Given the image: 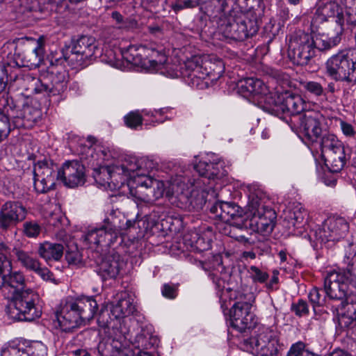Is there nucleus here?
I'll use <instances>...</instances> for the list:
<instances>
[{"label":"nucleus","instance_id":"obj_1","mask_svg":"<svg viewBox=\"0 0 356 356\" xmlns=\"http://www.w3.org/2000/svg\"><path fill=\"white\" fill-rule=\"evenodd\" d=\"M200 177L189 179L179 177L172 184V195L179 201L197 209H200L206 203L207 195L212 192L215 193L211 181L225 176L227 170L222 168V164L208 163L200 161L194 166Z\"/></svg>","mask_w":356,"mask_h":356},{"label":"nucleus","instance_id":"obj_2","mask_svg":"<svg viewBox=\"0 0 356 356\" xmlns=\"http://www.w3.org/2000/svg\"><path fill=\"white\" fill-rule=\"evenodd\" d=\"M224 71V63L216 56H195L185 62L181 74L188 86L202 90L209 87V81H217Z\"/></svg>","mask_w":356,"mask_h":356},{"label":"nucleus","instance_id":"obj_3","mask_svg":"<svg viewBox=\"0 0 356 356\" xmlns=\"http://www.w3.org/2000/svg\"><path fill=\"white\" fill-rule=\"evenodd\" d=\"M143 160V164L138 165L136 170L129 172L130 177L126 181L130 195L136 200L151 203L163 197L165 191L163 181L152 178L147 176L149 170L154 168L152 161L146 158H138Z\"/></svg>","mask_w":356,"mask_h":356},{"label":"nucleus","instance_id":"obj_4","mask_svg":"<svg viewBox=\"0 0 356 356\" xmlns=\"http://www.w3.org/2000/svg\"><path fill=\"white\" fill-rule=\"evenodd\" d=\"M350 244L343 260L346 267L330 272L324 278L323 289L331 300L341 301L348 295L350 285L356 289V251Z\"/></svg>","mask_w":356,"mask_h":356},{"label":"nucleus","instance_id":"obj_5","mask_svg":"<svg viewBox=\"0 0 356 356\" xmlns=\"http://www.w3.org/2000/svg\"><path fill=\"white\" fill-rule=\"evenodd\" d=\"M215 33L219 40L242 41L255 35L259 27L255 19L247 17L244 14L235 12L229 15H222L217 22Z\"/></svg>","mask_w":356,"mask_h":356},{"label":"nucleus","instance_id":"obj_6","mask_svg":"<svg viewBox=\"0 0 356 356\" xmlns=\"http://www.w3.org/2000/svg\"><path fill=\"white\" fill-rule=\"evenodd\" d=\"M143 163L136 156H127L115 164L95 170L93 177L97 184L104 188L120 189L130 177L129 172L134 171L138 165Z\"/></svg>","mask_w":356,"mask_h":356},{"label":"nucleus","instance_id":"obj_7","mask_svg":"<svg viewBox=\"0 0 356 356\" xmlns=\"http://www.w3.org/2000/svg\"><path fill=\"white\" fill-rule=\"evenodd\" d=\"M264 193L259 190L250 191L247 205L250 226L256 232L270 234L275 225L276 213L264 205Z\"/></svg>","mask_w":356,"mask_h":356},{"label":"nucleus","instance_id":"obj_8","mask_svg":"<svg viewBox=\"0 0 356 356\" xmlns=\"http://www.w3.org/2000/svg\"><path fill=\"white\" fill-rule=\"evenodd\" d=\"M325 74L335 82L356 83V53L344 49L330 57L325 63Z\"/></svg>","mask_w":356,"mask_h":356},{"label":"nucleus","instance_id":"obj_9","mask_svg":"<svg viewBox=\"0 0 356 356\" xmlns=\"http://www.w3.org/2000/svg\"><path fill=\"white\" fill-rule=\"evenodd\" d=\"M70 54L65 60L74 68H83L102 55V49L95 38L81 35L73 39L70 46Z\"/></svg>","mask_w":356,"mask_h":356},{"label":"nucleus","instance_id":"obj_10","mask_svg":"<svg viewBox=\"0 0 356 356\" xmlns=\"http://www.w3.org/2000/svg\"><path fill=\"white\" fill-rule=\"evenodd\" d=\"M13 304L9 314L10 317L19 321H32L41 316L39 296L33 290L26 289L8 298Z\"/></svg>","mask_w":356,"mask_h":356},{"label":"nucleus","instance_id":"obj_11","mask_svg":"<svg viewBox=\"0 0 356 356\" xmlns=\"http://www.w3.org/2000/svg\"><path fill=\"white\" fill-rule=\"evenodd\" d=\"M278 343L277 332L270 327H262L254 336L244 339L241 347L255 356H276Z\"/></svg>","mask_w":356,"mask_h":356},{"label":"nucleus","instance_id":"obj_12","mask_svg":"<svg viewBox=\"0 0 356 356\" xmlns=\"http://www.w3.org/2000/svg\"><path fill=\"white\" fill-rule=\"evenodd\" d=\"M267 102L266 112L280 118H293L300 115L305 111V102L298 95L290 92L269 96L266 99Z\"/></svg>","mask_w":356,"mask_h":356},{"label":"nucleus","instance_id":"obj_13","mask_svg":"<svg viewBox=\"0 0 356 356\" xmlns=\"http://www.w3.org/2000/svg\"><path fill=\"white\" fill-rule=\"evenodd\" d=\"M68 81L69 74L65 67L52 63L47 69V77L36 80L33 90L36 94L58 95L67 89Z\"/></svg>","mask_w":356,"mask_h":356},{"label":"nucleus","instance_id":"obj_14","mask_svg":"<svg viewBox=\"0 0 356 356\" xmlns=\"http://www.w3.org/2000/svg\"><path fill=\"white\" fill-rule=\"evenodd\" d=\"M288 54L294 63L307 65L316 55L313 36L302 31L296 32L289 40Z\"/></svg>","mask_w":356,"mask_h":356},{"label":"nucleus","instance_id":"obj_15","mask_svg":"<svg viewBox=\"0 0 356 356\" xmlns=\"http://www.w3.org/2000/svg\"><path fill=\"white\" fill-rule=\"evenodd\" d=\"M59 168L52 162L40 161L33 168V187L37 193H46L54 188L56 181L60 180Z\"/></svg>","mask_w":356,"mask_h":356},{"label":"nucleus","instance_id":"obj_16","mask_svg":"<svg viewBox=\"0 0 356 356\" xmlns=\"http://www.w3.org/2000/svg\"><path fill=\"white\" fill-rule=\"evenodd\" d=\"M349 230L346 219L339 216H332L325 219L321 226L312 231L316 241L321 243L338 241L344 238Z\"/></svg>","mask_w":356,"mask_h":356},{"label":"nucleus","instance_id":"obj_17","mask_svg":"<svg viewBox=\"0 0 356 356\" xmlns=\"http://www.w3.org/2000/svg\"><path fill=\"white\" fill-rule=\"evenodd\" d=\"M115 218L110 220V218L104 219V225L100 228L89 230L83 236V245L86 248L95 249L99 245H111L118 238Z\"/></svg>","mask_w":356,"mask_h":356},{"label":"nucleus","instance_id":"obj_18","mask_svg":"<svg viewBox=\"0 0 356 356\" xmlns=\"http://www.w3.org/2000/svg\"><path fill=\"white\" fill-rule=\"evenodd\" d=\"M321 115L313 111H305L300 115L286 120L292 129L301 132L309 140L315 141L321 135Z\"/></svg>","mask_w":356,"mask_h":356},{"label":"nucleus","instance_id":"obj_19","mask_svg":"<svg viewBox=\"0 0 356 356\" xmlns=\"http://www.w3.org/2000/svg\"><path fill=\"white\" fill-rule=\"evenodd\" d=\"M236 300L229 310L230 323L233 328L243 332L253 324V314L250 312L252 305L243 300L242 296L237 297Z\"/></svg>","mask_w":356,"mask_h":356},{"label":"nucleus","instance_id":"obj_20","mask_svg":"<svg viewBox=\"0 0 356 356\" xmlns=\"http://www.w3.org/2000/svg\"><path fill=\"white\" fill-rule=\"evenodd\" d=\"M158 49L154 45H130L120 53L121 58L127 64L141 67H149V60L154 59Z\"/></svg>","mask_w":356,"mask_h":356},{"label":"nucleus","instance_id":"obj_21","mask_svg":"<svg viewBox=\"0 0 356 356\" xmlns=\"http://www.w3.org/2000/svg\"><path fill=\"white\" fill-rule=\"evenodd\" d=\"M327 307H330L332 312L337 314L341 327L348 328L356 321V293H349L339 305L328 302Z\"/></svg>","mask_w":356,"mask_h":356},{"label":"nucleus","instance_id":"obj_22","mask_svg":"<svg viewBox=\"0 0 356 356\" xmlns=\"http://www.w3.org/2000/svg\"><path fill=\"white\" fill-rule=\"evenodd\" d=\"M58 177L69 188L81 186L86 181L84 166L76 160L67 161L59 168Z\"/></svg>","mask_w":356,"mask_h":356},{"label":"nucleus","instance_id":"obj_23","mask_svg":"<svg viewBox=\"0 0 356 356\" xmlns=\"http://www.w3.org/2000/svg\"><path fill=\"white\" fill-rule=\"evenodd\" d=\"M26 216V209L19 202L8 201L0 209V228L7 230L24 220Z\"/></svg>","mask_w":356,"mask_h":356},{"label":"nucleus","instance_id":"obj_24","mask_svg":"<svg viewBox=\"0 0 356 356\" xmlns=\"http://www.w3.org/2000/svg\"><path fill=\"white\" fill-rule=\"evenodd\" d=\"M84 321L79 311L76 309L73 300H70L66 302L60 312L56 313L55 325L56 327H59L62 331L68 332L79 326Z\"/></svg>","mask_w":356,"mask_h":356},{"label":"nucleus","instance_id":"obj_25","mask_svg":"<svg viewBox=\"0 0 356 356\" xmlns=\"http://www.w3.org/2000/svg\"><path fill=\"white\" fill-rule=\"evenodd\" d=\"M239 87L242 92H246L252 96L265 111H266V106H267L266 97L275 96L277 94L276 92H270L264 82L257 78H246L239 82Z\"/></svg>","mask_w":356,"mask_h":356},{"label":"nucleus","instance_id":"obj_26","mask_svg":"<svg viewBox=\"0 0 356 356\" xmlns=\"http://www.w3.org/2000/svg\"><path fill=\"white\" fill-rule=\"evenodd\" d=\"M210 212L215 218L224 222L238 220L243 221L242 211L240 207L232 202H216L211 207Z\"/></svg>","mask_w":356,"mask_h":356},{"label":"nucleus","instance_id":"obj_27","mask_svg":"<svg viewBox=\"0 0 356 356\" xmlns=\"http://www.w3.org/2000/svg\"><path fill=\"white\" fill-rule=\"evenodd\" d=\"M38 350H45L41 343H25L13 341L2 349L1 356H40Z\"/></svg>","mask_w":356,"mask_h":356},{"label":"nucleus","instance_id":"obj_28","mask_svg":"<svg viewBox=\"0 0 356 356\" xmlns=\"http://www.w3.org/2000/svg\"><path fill=\"white\" fill-rule=\"evenodd\" d=\"M26 281L24 275L19 271L12 270L0 280V290L6 298L25 290Z\"/></svg>","mask_w":356,"mask_h":356},{"label":"nucleus","instance_id":"obj_29","mask_svg":"<svg viewBox=\"0 0 356 356\" xmlns=\"http://www.w3.org/2000/svg\"><path fill=\"white\" fill-rule=\"evenodd\" d=\"M153 52L156 54V56L154 59L149 60L150 70L168 77L175 78L181 76L184 78V76L181 74V70L184 66L185 62L178 70L174 65L167 63V57L163 52L162 49H158L157 51Z\"/></svg>","mask_w":356,"mask_h":356},{"label":"nucleus","instance_id":"obj_30","mask_svg":"<svg viewBox=\"0 0 356 356\" xmlns=\"http://www.w3.org/2000/svg\"><path fill=\"white\" fill-rule=\"evenodd\" d=\"M15 55L20 59L21 65L31 69H35L40 66L43 60L44 48L40 40L36 41V46L31 47L26 46L22 52L16 49Z\"/></svg>","mask_w":356,"mask_h":356},{"label":"nucleus","instance_id":"obj_31","mask_svg":"<svg viewBox=\"0 0 356 356\" xmlns=\"http://www.w3.org/2000/svg\"><path fill=\"white\" fill-rule=\"evenodd\" d=\"M289 228L293 227L295 234L302 236L307 232L309 225V213L300 204L293 207L286 216Z\"/></svg>","mask_w":356,"mask_h":356},{"label":"nucleus","instance_id":"obj_32","mask_svg":"<svg viewBox=\"0 0 356 356\" xmlns=\"http://www.w3.org/2000/svg\"><path fill=\"white\" fill-rule=\"evenodd\" d=\"M332 19L343 29L344 26V16L343 8L336 2L330 1L320 7L316 13V20L319 22L328 21Z\"/></svg>","mask_w":356,"mask_h":356},{"label":"nucleus","instance_id":"obj_33","mask_svg":"<svg viewBox=\"0 0 356 356\" xmlns=\"http://www.w3.org/2000/svg\"><path fill=\"white\" fill-rule=\"evenodd\" d=\"M241 222L242 221H240V220L229 222L220 221L218 223L217 227L220 233L235 238L238 241L249 244L254 243L256 241L255 238H253L252 234H250V237H248L238 233V232H241L243 229Z\"/></svg>","mask_w":356,"mask_h":356},{"label":"nucleus","instance_id":"obj_34","mask_svg":"<svg viewBox=\"0 0 356 356\" xmlns=\"http://www.w3.org/2000/svg\"><path fill=\"white\" fill-rule=\"evenodd\" d=\"M83 321L92 319L98 310V304L94 296H81L73 300Z\"/></svg>","mask_w":356,"mask_h":356},{"label":"nucleus","instance_id":"obj_35","mask_svg":"<svg viewBox=\"0 0 356 356\" xmlns=\"http://www.w3.org/2000/svg\"><path fill=\"white\" fill-rule=\"evenodd\" d=\"M64 248L62 244L45 241L40 243L38 248V254L47 262L59 261L63 255Z\"/></svg>","mask_w":356,"mask_h":356},{"label":"nucleus","instance_id":"obj_36","mask_svg":"<svg viewBox=\"0 0 356 356\" xmlns=\"http://www.w3.org/2000/svg\"><path fill=\"white\" fill-rule=\"evenodd\" d=\"M111 312L115 318H120L134 315L136 312V307L133 299L122 298L112 307Z\"/></svg>","mask_w":356,"mask_h":356},{"label":"nucleus","instance_id":"obj_37","mask_svg":"<svg viewBox=\"0 0 356 356\" xmlns=\"http://www.w3.org/2000/svg\"><path fill=\"white\" fill-rule=\"evenodd\" d=\"M321 148L323 155L331 154L332 152L339 151L344 149L343 143L336 135L327 133L323 135L321 140Z\"/></svg>","mask_w":356,"mask_h":356},{"label":"nucleus","instance_id":"obj_38","mask_svg":"<svg viewBox=\"0 0 356 356\" xmlns=\"http://www.w3.org/2000/svg\"><path fill=\"white\" fill-rule=\"evenodd\" d=\"M325 163L329 166L330 170L332 172H339L344 167L346 162V156L344 149L332 152L331 154L325 155Z\"/></svg>","mask_w":356,"mask_h":356},{"label":"nucleus","instance_id":"obj_39","mask_svg":"<svg viewBox=\"0 0 356 356\" xmlns=\"http://www.w3.org/2000/svg\"><path fill=\"white\" fill-rule=\"evenodd\" d=\"M119 271V263L114 258L107 257L103 259L99 266V273L105 280L115 278Z\"/></svg>","mask_w":356,"mask_h":356},{"label":"nucleus","instance_id":"obj_40","mask_svg":"<svg viewBox=\"0 0 356 356\" xmlns=\"http://www.w3.org/2000/svg\"><path fill=\"white\" fill-rule=\"evenodd\" d=\"M314 46L315 51L327 50L338 45L341 42V36L339 33L332 38H329L326 35H316L313 36Z\"/></svg>","mask_w":356,"mask_h":356},{"label":"nucleus","instance_id":"obj_41","mask_svg":"<svg viewBox=\"0 0 356 356\" xmlns=\"http://www.w3.org/2000/svg\"><path fill=\"white\" fill-rule=\"evenodd\" d=\"M15 254L18 261L27 270L35 272L41 264L39 260L30 252L16 250Z\"/></svg>","mask_w":356,"mask_h":356},{"label":"nucleus","instance_id":"obj_42","mask_svg":"<svg viewBox=\"0 0 356 356\" xmlns=\"http://www.w3.org/2000/svg\"><path fill=\"white\" fill-rule=\"evenodd\" d=\"M344 25L356 28V1L345 0V10L343 9Z\"/></svg>","mask_w":356,"mask_h":356},{"label":"nucleus","instance_id":"obj_43","mask_svg":"<svg viewBox=\"0 0 356 356\" xmlns=\"http://www.w3.org/2000/svg\"><path fill=\"white\" fill-rule=\"evenodd\" d=\"M301 84L305 92L310 95L317 98L325 97V90L320 83L315 81H307Z\"/></svg>","mask_w":356,"mask_h":356},{"label":"nucleus","instance_id":"obj_44","mask_svg":"<svg viewBox=\"0 0 356 356\" xmlns=\"http://www.w3.org/2000/svg\"><path fill=\"white\" fill-rule=\"evenodd\" d=\"M114 218L117 219V227L115 230L118 232V236L119 235L126 234L127 232H131L132 229H137L136 224L138 223V221L136 220H126L124 222L121 223V221L118 220V218L111 216L110 220H112Z\"/></svg>","mask_w":356,"mask_h":356},{"label":"nucleus","instance_id":"obj_45","mask_svg":"<svg viewBox=\"0 0 356 356\" xmlns=\"http://www.w3.org/2000/svg\"><path fill=\"white\" fill-rule=\"evenodd\" d=\"M248 273L254 283L263 284L266 282L269 277L268 273L261 270L255 266H250L248 269Z\"/></svg>","mask_w":356,"mask_h":356},{"label":"nucleus","instance_id":"obj_46","mask_svg":"<svg viewBox=\"0 0 356 356\" xmlns=\"http://www.w3.org/2000/svg\"><path fill=\"white\" fill-rule=\"evenodd\" d=\"M124 121L127 127L136 129L142 125L143 118L138 111H131L124 117Z\"/></svg>","mask_w":356,"mask_h":356},{"label":"nucleus","instance_id":"obj_47","mask_svg":"<svg viewBox=\"0 0 356 356\" xmlns=\"http://www.w3.org/2000/svg\"><path fill=\"white\" fill-rule=\"evenodd\" d=\"M65 259L70 265L80 266L83 262L82 255L76 247L69 248L65 254Z\"/></svg>","mask_w":356,"mask_h":356},{"label":"nucleus","instance_id":"obj_48","mask_svg":"<svg viewBox=\"0 0 356 356\" xmlns=\"http://www.w3.org/2000/svg\"><path fill=\"white\" fill-rule=\"evenodd\" d=\"M308 298L314 308L320 307L325 303V296L321 294V289L317 287L313 288L308 294Z\"/></svg>","mask_w":356,"mask_h":356},{"label":"nucleus","instance_id":"obj_49","mask_svg":"<svg viewBox=\"0 0 356 356\" xmlns=\"http://www.w3.org/2000/svg\"><path fill=\"white\" fill-rule=\"evenodd\" d=\"M291 311L298 317L306 316L309 313V309L307 302L302 299L298 300L296 302L291 305Z\"/></svg>","mask_w":356,"mask_h":356},{"label":"nucleus","instance_id":"obj_50","mask_svg":"<svg viewBox=\"0 0 356 356\" xmlns=\"http://www.w3.org/2000/svg\"><path fill=\"white\" fill-rule=\"evenodd\" d=\"M170 111V109L169 108H160L158 110L155 109L154 111H145V115H149L153 118L152 120V122L153 123V125L154 126L156 122L163 123L166 120H168V117H165L164 118H162L160 120H157L156 118L159 115L161 117H163L165 114H167Z\"/></svg>","mask_w":356,"mask_h":356},{"label":"nucleus","instance_id":"obj_51","mask_svg":"<svg viewBox=\"0 0 356 356\" xmlns=\"http://www.w3.org/2000/svg\"><path fill=\"white\" fill-rule=\"evenodd\" d=\"M40 229V226L35 222H26L24 224V234L29 238L38 236Z\"/></svg>","mask_w":356,"mask_h":356},{"label":"nucleus","instance_id":"obj_52","mask_svg":"<svg viewBox=\"0 0 356 356\" xmlns=\"http://www.w3.org/2000/svg\"><path fill=\"white\" fill-rule=\"evenodd\" d=\"M12 270L11 261L3 254L0 252V280L8 275Z\"/></svg>","mask_w":356,"mask_h":356},{"label":"nucleus","instance_id":"obj_53","mask_svg":"<svg viewBox=\"0 0 356 356\" xmlns=\"http://www.w3.org/2000/svg\"><path fill=\"white\" fill-rule=\"evenodd\" d=\"M307 350H305V343L299 341L291 346L286 356H302Z\"/></svg>","mask_w":356,"mask_h":356},{"label":"nucleus","instance_id":"obj_54","mask_svg":"<svg viewBox=\"0 0 356 356\" xmlns=\"http://www.w3.org/2000/svg\"><path fill=\"white\" fill-rule=\"evenodd\" d=\"M201 236L202 235L198 232L191 231L184 235V243L193 250L195 245H196V242H197Z\"/></svg>","mask_w":356,"mask_h":356},{"label":"nucleus","instance_id":"obj_55","mask_svg":"<svg viewBox=\"0 0 356 356\" xmlns=\"http://www.w3.org/2000/svg\"><path fill=\"white\" fill-rule=\"evenodd\" d=\"M108 53V55L107 56V58H103L102 60L115 68L122 69L124 66L123 61H122L119 58H117L115 54L112 51H110ZM105 56H106V55H105Z\"/></svg>","mask_w":356,"mask_h":356},{"label":"nucleus","instance_id":"obj_56","mask_svg":"<svg viewBox=\"0 0 356 356\" xmlns=\"http://www.w3.org/2000/svg\"><path fill=\"white\" fill-rule=\"evenodd\" d=\"M138 21L133 17H127L123 19V22L120 25L118 29L124 31H133L138 28Z\"/></svg>","mask_w":356,"mask_h":356},{"label":"nucleus","instance_id":"obj_57","mask_svg":"<svg viewBox=\"0 0 356 356\" xmlns=\"http://www.w3.org/2000/svg\"><path fill=\"white\" fill-rule=\"evenodd\" d=\"M208 277L211 280H212L213 283L215 284L216 288L220 291L225 287V282L222 279H221L218 273L215 269L211 270H209Z\"/></svg>","mask_w":356,"mask_h":356},{"label":"nucleus","instance_id":"obj_58","mask_svg":"<svg viewBox=\"0 0 356 356\" xmlns=\"http://www.w3.org/2000/svg\"><path fill=\"white\" fill-rule=\"evenodd\" d=\"M278 11L277 15L282 19V23L290 18V12L289 8L282 1V0H277Z\"/></svg>","mask_w":356,"mask_h":356},{"label":"nucleus","instance_id":"obj_59","mask_svg":"<svg viewBox=\"0 0 356 356\" xmlns=\"http://www.w3.org/2000/svg\"><path fill=\"white\" fill-rule=\"evenodd\" d=\"M34 273L40 275L45 281H54L53 273L47 268L42 267L41 264Z\"/></svg>","mask_w":356,"mask_h":356},{"label":"nucleus","instance_id":"obj_60","mask_svg":"<svg viewBox=\"0 0 356 356\" xmlns=\"http://www.w3.org/2000/svg\"><path fill=\"white\" fill-rule=\"evenodd\" d=\"M340 128L342 133L347 137H352L356 134L353 126L346 121L340 120Z\"/></svg>","mask_w":356,"mask_h":356},{"label":"nucleus","instance_id":"obj_61","mask_svg":"<svg viewBox=\"0 0 356 356\" xmlns=\"http://www.w3.org/2000/svg\"><path fill=\"white\" fill-rule=\"evenodd\" d=\"M210 248L209 240L205 238L203 236H201L200 239L196 242V245H195L193 250L197 252H202L206 250H208Z\"/></svg>","mask_w":356,"mask_h":356},{"label":"nucleus","instance_id":"obj_62","mask_svg":"<svg viewBox=\"0 0 356 356\" xmlns=\"http://www.w3.org/2000/svg\"><path fill=\"white\" fill-rule=\"evenodd\" d=\"M161 292L164 297L170 299H173L177 296L175 288L173 286L168 284H165L163 285Z\"/></svg>","mask_w":356,"mask_h":356},{"label":"nucleus","instance_id":"obj_63","mask_svg":"<svg viewBox=\"0 0 356 356\" xmlns=\"http://www.w3.org/2000/svg\"><path fill=\"white\" fill-rule=\"evenodd\" d=\"M324 90H325L326 96L327 93L334 94L339 91V88L337 86L335 82L331 81L327 83V87L324 88Z\"/></svg>","mask_w":356,"mask_h":356},{"label":"nucleus","instance_id":"obj_64","mask_svg":"<svg viewBox=\"0 0 356 356\" xmlns=\"http://www.w3.org/2000/svg\"><path fill=\"white\" fill-rule=\"evenodd\" d=\"M0 122L3 124V127L10 128V121L8 115H6L3 111L0 108Z\"/></svg>","mask_w":356,"mask_h":356}]
</instances>
